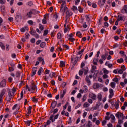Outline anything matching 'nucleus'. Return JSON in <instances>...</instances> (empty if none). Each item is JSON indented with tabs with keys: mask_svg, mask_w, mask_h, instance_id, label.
I'll use <instances>...</instances> for the list:
<instances>
[{
	"mask_svg": "<svg viewBox=\"0 0 127 127\" xmlns=\"http://www.w3.org/2000/svg\"><path fill=\"white\" fill-rule=\"evenodd\" d=\"M64 12H66V17L67 18L70 17V16H72V15H73V13L70 12V11H69V9H68V7H64V8L63 12H62V13H63V14H64Z\"/></svg>",
	"mask_w": 127,
	"mask_h": 127,
	"instance_id": "1",
	"label": "nucleus"
},
{
	"mask_svg": "<svg viewBox=\"0 0 127 127\" xmlns=\"http://www.w3.org/2000/svg\"><path fill=\"white\" fill-rule=\"evenodd\" d=\"M8 94L6 97V100L8 102H10V100L14 97V94L11 93L10 89H8Z\"/></svg>",
	"mask_w": 127,
	"mask_h": 127,
	"instance_id": "2",
	"label": "nucleus"
},
{
	"mask_svg": "<svg viewBox=\"0 0 127 127\" xmlns=\"http://www.w3.org/2000/svg\"><path fill=\"white\" fill-rule=\"evenodd\" d=\"M62 2V4L61 5V12H63V10L64 9V7H66V0H61V2H60V3H61Z\"/></svg>",
	"mask_w": 127,
	"mask_h": 127,
	"instance_id": "3",
	"label": "nucleus"
},
{
	"mask_svg": "<svg viewBox=\"0 0 127 127\" xmlns=\"http://www.w3.org/2000/svg\"><path fill=\"white\" fill-rule=\"evenodd\" d=\"M104 87V85L100 83H94L93 85V89L97 90L99 89V88H103Z\"/></svg>",
	"mask_w": 127,
	"mask_h": 127,
	"instance_id": "4",
	"label": "nucleus"
},
{
	"mask_svg": "<svg viewBox=\"0 0 127 127\" xmlns=\"http://www.w3.org/2000/svg\"><path fill=\"white\" fill-rule=\"evenodd\" d=\"M115 116L116 118H118V120L122 119V120H124V114L121 112H117L115 114Z\"/></svg>",
	"mask_w": 127,
	"mask_h": 127,
	"instance_id": "5",
	"label": "nucleus"
},
{
	"mask_svg": "<svg viewBox=\"0 0 127 127\" xmlns=\"http://www.w3.org/2000/svg\"><path fill=\"white\" fill-rule=\"evenodd\" d=\"M6 92V90L5 89H3L1 93L0 94V103H2V98H3V96H4L5 93Z\"/></svg>",
	"mask_w": 127,
	"mask_h": 127,
	"instance_id": "6",
	"label": "nucleus"
},
{
	"mask_svg": "<svg viewBox=\"0 0 127 127\" xmlns=\"http://www.w3.org/2000/svg\"><path fill=\"white\" fill-rule=\"evenodd\" d=\"M58 116H59L58 114H57L55 116L54 115H51V116L50 117V121H51L52 122H55V120H57V119L58 118Z\"/></svg>",
	"mask_w": 127,
	"mask_h": 127,
	"instance_id": "7",
	"label": "nucleus"
},
{
	"mask_svg": "<svg viewBox=\"0 0 127 127\" xmlns=\"http://www.w3.org/2000/svg\"><path fill=\"white\" fill-rule=\"evenodd\" d=\"M93 78V76L92 75L87 76L85 78V81L87 82L88 84V86H90L91 85V80H90V79H92Z\"/></svg>",
	"mask_w": 127,
	"mask_h": 127,
	"instance_id": "8",
	"label": "nucleus"
},
{
	"mask_svg": "<svg viewBox=\"0 0 127 127\" xmlns=\"http://www.w3.org/2000/svg\"><path fill=\"white\" fill-rule=\"evenodd\" d=\"M88 96L89 98H91V99H92V100H97L96 94H94L93 92L89 93Z\"/></svg>",
	"mask_w": 127,
	"mask_h": 127,
	"instance_id": "9",
	"label": "nucleus"
},
{
	"mask_svg": "<svg viewBox=\"0 0 127 127\" xmlns=\"http://www.w3.org/2000/svg\"><path fill=\"white\" fill-rule=\"evenodd\" d=\"M109 98L112 99L113 97L114 96V90L112 89L111 88L109 89Z\"/></svg>",
	"mask_w": 127,
	"mask_h": 127,
	"instance_id": "10",
	"label": "nucleus"
},
{
	"mask_svg": "<svg viewBox=\"0 0 127 127\" xmlns=\"http://www.w3.org/2000/svg\"><path fill=\"white\" fill-rule=\"evenodd\" d=\"M67 92V90L66 89H64L63 91V93H61L60 98V99H63Z\"/></svg>",
	"mask_w": 127,
	"mask_h": 127,
	"instance_id": "11",
	"label": "nucleus"
},
{
	"mask_svg": "<svg viewBox=\"0 0 127 127\" xmlns=\"http://www.w3.org/2000/svg\"><path fill=\"white\" fill-rule=\"evenodd\" d=\"M49 15V14H47L45 15H44V19L42 20V23H43V24H46V22H47L46 19L48 18Z\"/></svg>",
	"mask_w": 127,
	"mask_h": 127,
	"instance_id": "12",
	"label": "nucleus"
},
{
	"mask_svg": "<svg viewBox=\"0 0 127 127\" xmlns=\"http://www.w3.org/2000/svg\"><path fill=\"white\" fill-rule=\"evenodd\" d=\"M66 65V62L61 61L60 62V67H61V68H63L65 67Z\"/></svg>",
	"mask_w": 127,
	"mask_h": 127,
	"instance_id": "13",
	"label": "nucleus"
},
{
	"mask_svg": "<svg viewBox=\"0 0 127 127\" xmlns=\"http://www.w3.org/2000/svg\"><path fill=\"white\" fill-rule=\"evenodd\" d=\"M6 86V82L5 81V80H3L0 83V87H1L2 88H3Z\"/></svg>",
	"mask_w": 127,
	"mask_h": 127,
	"instance_id": "14",
	"label": "nucleus"
},
{
	"mask_svg": "<svg viewBox=\"0 0 127 127\" xmlns=\"http://www.w3.org/2000/svg\"><path fill=\"white\" fill-rule=\"evenodd\" d=\"M32 14H33V13H32V10L31 9L29 11V12L27 13V16L28 17V18H31Z\"/></svg>",
	"mask_w": 127,
	"mask_h": 127,
	"instance_id": "15",
	"label": "nucleus"
},
{
	"mask_svg": "<svg viewBox=\"0 0 127 127\" xmlns=\"http://www.w3.org/2000/svg\"><path fill=\"white\" fill-rule=\"evenodd\" d=\"M122 13H127V5H125L121 10Z\"/></svg>",
	"mask_w": 127,
	"mask_h": 127,
	"instance_id": "16",
	"label": "nucleus"
},
{
	"mask_svg": "<svg viewBox=\"0 0 127 127\" xmlns=\"http://www.w3.org/2000/svg\"><path fill=\"white\" fill-rule=\"evenodd\" d=\"M105 2H106V0H103L102 2H101V1H98V3L100 7H102V6H104V5H105Z\"/></svg>",
	"mask_w": 127,
	"mask_h": 127,
	"instance_id": "17",
	"label": "nucleus"
},
{
	"mask_svg": "<svg viewBox=\"0 0 127 127\" xmlns=\"http://www.w3.org/2000/svg\"><path fill=\"white\" fill-rule=\"evenodd\" d=\"M37 71V67H34L32 69V73L31 74L32 77L34 76V75H35L36 74V72Z\"/></svg>",
	"mask_w": 127,
	"mask_h": 127,
	"instance_id": "18",
	"label": "nucleus"
},
{
	"mask_svg": "<svg viewBox=\"0 0 127 127\" xmlns=\"http://www.w3.org/2000/svg\"><path fill=\"white\" fill-rule=\"evenodd\" d=\"M21 15H17V16H16L15 19L16 20V22H18V21H20V20H21Z\"/></svg>",
	"mask_w": 127,
	"mask_h": 127,
	"instance_id": "19",
	"label": "nucleus"
},
{
	"mask_svg": "<svg viewBox=\"0 0 127 127\" xmlns=\"http://www.w3.org/2000/svg\"><path fill=\"white\" fill-rule=\"evenodd\" d=\"M124 19H125V16L118 15L117 17V21H120L121 20H124Z\"/></svg>",
	"mask_w": 127,
	"mask_h": 127,
	"instance_id": "20",
	"label": "nucleus"
},
{
	"mask_svg": "<svg viewBox=\"0 0 127 127\" xmlns=\"http://www.w3.org/2000/svg\"><path fill=\"white\" fill-rule=\"evenodd\" d=\"M57 105V101H54L52 102L51 103V107L52 109H54L55 107H56V105Z\"/></svg>",
	"mask_w": 127,
	"mask_h": 127,
	"instance_id": "21",
	"label": "nucleus"
},
{
	"mask_svg": "<svg viewBox=\"0 0 127 127\" xmlns=\"http://www.w3.org/2000/svg\"><path fill=\"white\" fill-rule=\"evenodd\" d=\"M19 109V106H18V105L17 104H15V105H14V106L12 108V110H16L17 111H18Z\"/></svg>",
	"mask_w": 127,
	"mask_h": 127,
	"instance_id": "22",
	"label": "nucleus"
},
{
	"mask_svg": "<svg viewBox=\"0 0 127 127\" xmlns=\"http://www.w3.org/2000/svg\"><path fill=\"white\" fill-rule=\"evenodd\" d=\"M98 61H99L98 58H94L93 61V64H94L96 65H98Z\"/></svg>",
	"mask_w": 127,
	"mask_h": 127,
	"instance_id": "23",
	"label": "nucleus"
},
{
	"mask_svg": "<svg viewBox=\"0 0 127 127\" xmlns=\"http://www.w3.org/2000/svg\"><path fill=\"white\" fill-rule=\"evenodd\" d=\"M110 118L111 119V123H114L115 122V116L113 114L110 115Z\"/></svg>",
	"mask_w": 127,
	"mask_h": 127,
	"instance_id": "24",
	"label": "nucleus"
},
{
	"mask_svg": "<svg viewBox=\"0 0 127 127\" xmlns=\"http://www.w3.org/2000/svg\"><path fill=\"white\" fill-rule=\"evenodd\" d=\"M31 90H35V89H37V87L36 85H34V83H32L31 85Z\"/></svg>",
	"mask_w": 127,
	"mask_h": 127,
	"instance_id": "25",
	"label": "nucleus"
},
{
	"mask_svg": "<svg viewBox=\"0 0 127 127\" xmlns=\"http://www.w3.org/2000/svg\"><path fill=\"white\" fill-rule=\"evenodd\" d=\"M110 87L113 89H115V88H116V83L115 82H112L110 83Z\"/></svg>",
	"mask_w": 127,
	"mask_h": 127,
	"instance_id": "26",
	"label": "nucleus"
},
{
	"mask_svg": "<svg viewBox=\"0 0 127 127\" xmlns=\"http://www.w3.org/2000/svg\"><path fill=\"white\" fill-rule=\"evenodd\" d=\"M92 122H91V121L89 120L87 121V123L86 124V127H92Z\"/></svg>",
	"mask_w": 127,
	"mask_h": 127,
	"instance_id": "27",
	"label": "nucleus"
},
{
	"mask_svg": "<svg viewBox=\"0 0 127 127\" xmlns=\"http://www.w3.org/2000/svg\"><path fill=\"white\" fill-rule=\"evenodd\" d=\"M102 94H101V93H99L98 94L97 98L99 102H101V101H102Z\"/></svg>",
	"mask_w": 127,
	"mask_h": 127,
	"instance_id": "28",
	"label": "nucleus"
},
{
	"mask_svg": "<svg viewBox=\"0 0 127 127\" xmlns=\"http://www.w3.org/2000/svg\"><path fill=\"white\" fill-rule=\"evenodd\" d=\"M32 12L33 13V14H34V15L38 14V13H39L40 12L39 11H37L36 10L33 9H32Z\"/></svg>",
	"mask_w": 127,
	"mask_h": 127,
	"instance_id": "29",
	"label": "nucleus"
},
{
	"mask_svg": "<svg viewBox=\"0 0 127 127\" xmlns=\"http://www.w3.org/2000/svg\"><path fill=\"white\" fill-rule=\"evenodd\" d=\"M88 71L89 70H88V67H85L83 69V72H84V75H87Z\"/></svg>",
	"mask_w": 127,
	"mask_h": 127,
	"instance_id": "30",
	"label": "nucleus"
},
{
	"mask_svg": "<svg viewBox=\"0 0 127 127\" xmlns=\"http://www.w3.org/2000/svg\"><path fill=\"white\" fill-rule=\"evenodd\" d=\"M107 54H105L104 55H101V59L103 60H106V58H107Z\"/></svg>",
	"mask_w": 127,
	"mask_h": 127,
	"instance_id": "31",
	"label": "nucleus"
},
{
	"mask_svg": "<svg viewBox=\"0 0 127 127\" xmlns=\"http://www.w3.org/2000/svg\"><path fill=\"white\" fill-rule=\"evenodd\" d=\"M82 89L84 93H87V92H88V87H87V86H83Z\"/></svg>",
	"mask_w": 127,
	"mask_h": 127,
	"instance_id": "32",
	"label": "nucleus"
},
{
	"mask_svg": "<svg viewBox=\"0 0 127 127\" xmlns=\"http://www.w3.org/2000/svg\"><path fill=\"white\" fill-rule=\"evenodd\" d=\"M45 45H46L45 42H43L40 44V47H41L42 48H44V47H45Z\"/></svg>",
	"mask_w": 127,
	"mask_h": 127,
	"instance_id": "33",
	"label": "nucleus"
},
{
	"mask_svg": "<svg viewBox=\"0 0 127 127\" xmlns=\"http://www.w3.org/2000/svg\"><path fill=\"white\" fill-rule=\"evenodd\" d=\"M69 25H70V24L69 23V21L68 20V18H66L65 24H64V26L65 27L67 26V27H68Z\"/></svg>",
	"mask_w": 127,
	"mask_h": 127,
	"instance_id": "34",
	"label": "nucleus"
},
{
	"mask_svg": "<svg viewBox=\"0 0 127 127\" xmlns=\"http://www.w3.org/2000/svg\"><path fill=\"white\" fill-rule=\"evenodd\" d=\"M102 71H103L104 74L107 75V74H109V71H108V70H107V69L106 68H103L102 69Z\"/></svg>",
	"mask_w": 127,
	"mask_h": 127,
	"instance_id": "35",
	"label": "nucleus"
},
{
	"mask_svg": "<svg viewBox=\"0 0 127 127\" xmlns=\"http://www.w3.org/2000/svg\"><path fill=\"white\" fill-rule=\"evenodd\" d=\"M83 107H84V108H88V107H90V104H89L88 102H85L83 104Z\"/></svg>",
	"mask_w": 127,
	"mask_h": 127,
	"instance_id": "36",
	"label": "nucleus"
},
{
	"mask_svg": "<svg viewBox=\"0 0 127 127\" xmlns=\"http://www.w3.org/2000/svg\"><path fill=\"white\" fill-rule=\"evenodd\" d=\"M77 36H78V37H80V38H82V33H81V32L78 31L76 33Z\"/></svg>",
	"mask_w": 127,
	"mask_h": 127,
	"instance_id": "37",
	"label": "nucleus"
},
{
	"mask_svg": "<svg viewBox=\"0 0 127 127\" xmlns=\"http://www.w3.org/2000/svg\"><path fill=\"white\" fill-rule=\"evenodd\" d=\"M65 29H64V32L65 33H66V32H68V30H70V27L69 26H68V27H67V26H64Z\"/></svg>",
	"mask_w": 127,
	"mask_h": 127,
	"instance_id": "38",
	"label": "nucleus"
},
{
	"mask_svg": "<svg viewBox=\"0 0 127 127\" xmlns=\"http://www.w3.org/2000/svg\"><path fill=\"white\" fill-rule=\"evenodd\" d=\"M97 69V66L95 65H93L92 66V70H91V73H94V71Z\"/></svg>",
	"mask_w": 127,
	"mask_h": 127,
	"instance_id": "39",
	"label": "nucleus"
},
{
	"mask_svg": "<svg viewBox=\"0 0 127 127\" xmlns=\"http://www.w3.org/2000/svg\"><path fill=\"white\" fill-rule=\"evenodd\" d=\"M31 109H32V107L31 106L28 107V114H31Z\"/></svg>",
	"mask_w": 127,
	"mask_h": 127,
	"instance_id": "40",
	"label": "nucleus"
},
{
	"mask_svg": "<svg viewBox=\"0 0 127 127\" xmlns=\"http://www.w3.org/2000/svg\"><path fill=\"white\" fill-rule=\"evenodd\" d=\"M71 9H72V10H73V11H77V10H78V8H77V6H73Z\"/></svg>",
	"mask_w": 127,
	"mask_h": 127,
	"instance_id": "41",
	"label": "nucleus"
},
{
	"mask_svg": "<svg viewBox=\"0 0 127 127\" xmlns=\"http://www.w3.org/2000/svg\"><path fill=\"white\" fill-rule=\"evenodd\" d=\"M0 45L2 49H5L4 44L2 43V42H0Z\"/></svg>",
	"mask_w": 127,
	"mask_h": 127,
	"instance_id": "42",
	"label": "nucleus"
},
{
	"mask_svg": "<svg viewBox=\"0 0 127 127\" xmlns=\"http://www.w3.org/2000/svg\"><path fill=\"white\" fill-rule=\"evenodd\" d=\"M62 36V35L60 33H58L57 35V37L58 38V39H61Z\"/></svg>",
	"mask_w": 127,
	"mask_h": 127,
	"instance_id": "43",
	"label": "nucleus"
},
{
	"mask_svg": "<svg viewBox=\"0 0 127 127\" xmlns=\"http://www.w3.org/2000/svg\"><path fill=\"white\" fill-rule=\"evenodd\" d=\"M117 62H118V63H122L124 62V59L123 58H120L119 59H118Z\"/></svg>",
	"mask_w": 127,
	"mask_h": 127,
	"instance_id": "44",
	"label": "nucleus"
},
{
	"mask_svg": "<svg viewBox=\"0 0 127 127\" xmlns=\"http://www.w3.org/2000/svg\"><path fill=\"white\" fill-rule=\"evenodd\" d=\"M32 100L34 103H37L38 102V100L35 97H33Z\"/></svg>",
	"mask_w": 127,
	"mask_h": 127,
	"instance_id": "45",
	"label": "nucleus"
},
{
	"mask_svg": "<svg viewBox=\"0 0 127 127\" xmlns=\"http://www.w3.org/2000/svg\"><path fill=\"white\" fill-rule=\"evenodd\" d=\"M87 100V96L86 95H84L82 98V102H85Z\"/></svg>",
	"mask_w": 127,
	"mask_h": 127,
	"instance_id": "46",
	"label": "nucleus"
},
{
	"mask_svg": "<svg viewBox=\"0 0 127 127\" xmlns=\"http://www.w3.org/2000/svg\"><path fill=\"white\" fill-rule=\"evenodd\" d=\"M118 124H119V125H121V124H123V123H124V122L123 121V119H118Z\"/></svg>",
	"mask_w": 127,
	"mask_h": 127,
	"instance_id": "47",
	"label": "nucleus"
},
{
	"mask_svg": "<svg viewBox=\"0 0 127 127\" xmlns=\"http://www.w3.org/2000/svg\"><path fill=\"white\" fill-rule=\"evenodd\" d=\"M2 12H5V7L4 6H2L1 7Z\"/></svg>",
	"mask_w": 127,
	"mask_h": 127,
	"instance_id": "48",
	"label": "nucleus"
},
{
	"mask_svg": "<svg viewBox=\"0 0 127 127\" xmlns=\"http://www.w3.org/2000/svg\"><path fill=\"white\" fill-rule=\"evenodd\" d=\"M69 105V102H66L65 105H64L63 107L64 110H66L67 109V106Z\"/></svg>",
	"mask_w": 127,
	"mask_h": 127,
	"instance_id": "49",
	"label": "nucleus"
},
{
	"mask_svg": "<svg viewBox=\"0 0 127 127\" xmlns=\"http://www.w3.org/2000/svg\"><path fill=\"white\" fill-rule=\"evenodd\" d=\"M55 76V74L53 72H51L49 74V77L52 78V77H54Z\"/></svg>",
	"mask_w": 127,
	"mask_h": 127,
	"instance_id": "50",
	"label": "nucleus"
},
{
	"mask_svg": "<svg viewBox=\"0 0 127 127\" xmlns=\"http://www.w3.org/2000/svg\"><path fill=\"white\" fill-rule=\"evenodd\" d=\"M48 34V30H45L44 31V34H43L44 36H45V35H47Z\"/></svg>",
	"mask_w": 127,
	"mask_h": 127,
	"instance_id": "51",
	"label": "nucleus"
},
{
	"mask_svg": "<svg viewBox=\"0 0 127 127\" xmlns=\"http://www.w3.org/2000/svg\"><path fill=\"white\" fill-rule=\"evenodd\" d=\"M16 92V89H15V88H13L12 89L11 93L14 94H14Z\"/></svg>",
	"mask_w": 127,
	"mask_h": 127,
	"instance_id": "52",
	"label": "nucleus"
},
{
	"mask_svg": "<svg viewBox=\"0 0 127 127\" xmlns=\"http://www.w3.org/2000/svg\"><path fill=\"white\" fill-rule=\"evenodd\" d=\"M36 33V31H35V30H32L30 32V34H31V35H35Z\"/></svg>",
	"mask_w": 127,
	"mask_h": 127,
	"instance_id": "53",
	"label": "nucleus"
},
{
	"mask_svg": "<svg viewBox=\"0 0 127 127\" xmlns=\"http://www.w3.org/2000/svg\"><path fill=\"white\" fill-rule=\"evenodd\" d=\"M115 108L119 109V102H117L115 103Z\"/></svg>",
	"mask_w": 127,
	"mask_h": 127,
	"instance_id": "54",
	"label": "nucleus"
},
{
	"mask_svg": "<svg viewBox=\"0 0 127 127\" xmlns=\"http://www.w3.org/2000/svg\"><path fill=\"white\" fill-rule=\"evenodd\" d=\"M0 3L1 4H4L5 3V0H0Z\"/></svg>",
	"mask_w": 127,
	"mask_h": 127,
	"instance_id": "55",
	"label": "nucleus"
},
{
	"mask_svg": "<svg viewBox=\"0 0 127 127\" xmlns=\"http://www.w3.org/2000/svg\"><path fill=\"white\" fill-rule=\"evenodd\" d=\"M28 23H29V24L30 25H33V21H32V20L28 21Z\"/></svg>",
	"mask_w": 127,
	"mask_h": 127,
	"instance_id": "56",
	"label": "nucleus"
},
{
	"mask_svg": "<svg viewBox=\"0 0 127 127\" xmlns=\"http://www.w3.org/2000/svg\"><path fill=\"white\" fill-rule=\"evenodd\" d=\"M31 123V121L28 120L26 121V124H27V125L30 126V123Z\"/></svg>",
	"mask_w": 127,
	"mask_h": 127,
	"instance_id": "57",
	"label": "nucleus"
},
{
	"mask_svg": "<svg viewBox=\"0 0 127 127\" xmlns=\"http://www.w3.org/2000/svg\"><path fill=\"white\" fill-rule=\"evenodd\" d=\"M80 3V0H76L75 2V5H78L79 3Z\"/></svg>",
	"mask_w": 127,
	"mask_h": 127,
	"instance_id": "58",
	"label": "nucleus"
},
{
	"mask_svg": "<svg viewBox=\"0 0 127 127\" xmlns=\"http://www.w3.org/2000/svg\"><path fill=\"white\" fill-rule=\"evenodd\" d=\"M88 113L87 112H84L83 114V118H86V116H87Z\"/></svg>",
	"mask_w": 127,
	"mask_h": 127,
	"instance_id": "59",
	"label": "nucleus"
},
{
	"mask_svg": "<svg viewBox=\"0 0 127 127\" xmlns=\"http://www.w3.org/2000/svg\"><path fill=\"white\" fill-rule=\"evenodd\" d=\"M39 29L40 30H43L44 29L43 26H42L41 24H39Z\"/></svg>",
	"mask_w": 127,
	"mask_h": 127,
	"instance_id": "60",
	"label": "nucleus"
},
{
	"mask_svg": "<svg viewBox=\"0 0 127 127\" xmlns=\"http://www.w3.org/2000/svg\"><path fill=\"white\" fill-rule=\"evenodd\" d=\"M102 90L103 91V92H108V88L103 87Z\"/></svg>",
	"mask_w": 127,
	"mask_h": 127,
	"instance_id": "61",
	"label": "nucleus"
},
{
	"mask_svg": "<svg viewBox=\"0 0 127 127\" xmlns=\"http://www.w3.org/2000/svg\"><path fill=\"white\" fill-rule=\"evenodd\" d=\"M78 9H79V12H83V9H82V7L79 6V7H78Z\"/></svg>",
	"mask_w": 127,
	"mask_h": 127,
	"instance_id": "62",
	"label": "nucleus"
},
{
	"mask_svg": "<svg viewBox=\"0 0 127 127\" xmlns=\"http://www.w3.org/2000/svg\"><path fill=\"white\" fill-rule=\"evenodd\" d=\"M103 79H108V75L107 74H104L103 76Z\"/></svg>",
	"mask_w": 127,
	"mask_h": 127,
	"instance_id": "63",
	"label": "nucleus"
},
{
	"mask_svg": "<svg viewBox=\"0 0 127 127\" xmlns=\"http://www.w3.org/2000/svg\"><path fill=\"white\" fill-rule=\"evenodd\" d=\"M31 42L32 43H35V39H34V38H32V39H31Z\"/></svg>",
	"mask_w": 127,
	"mask_h": 127,
	"instance_id": "64",
	"label": "nucleus"
}]
</instances>
